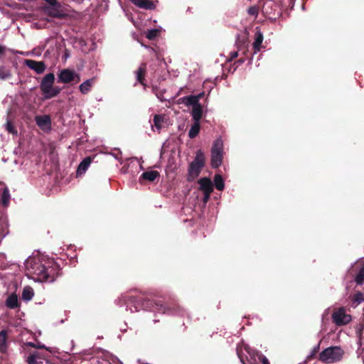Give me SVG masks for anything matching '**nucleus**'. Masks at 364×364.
<instances>
[{"instance_id":"obj_1","label":"nucleus","mask_w":364,"mask_h":364,"mask_svg":"<svg viewBox=\"0 0 364 364\" xmlns=\"http://www.w3.org/2000/svg\"><path fill=\"white\" fill-rule=\"evenodd\" d=\"M26 275L40 282H53L60 274V266L53 259L39 255L28 257L24 263Z\"/></svg>"},{"instance_id":"obj_2","label":"nucleus","mask_w":364,"mask_h":364,"mask_svg":"<svg viewBox=\"0 0 364 364\" xmlns=\"http://www.w3.org/2000/svg\"><path fill=\"white\" fill-rule=\"evenodd\" d=\"M120 301L127 305V310L132 313L140 311L141 309L151 311L159 314H177L173 309L166 307L161 301H146L143 304L136 300L134 297L127 299V296L122 295L119 299Z\"/></svg>"},{"instance_id":"obj_3","label":"nucleus","mask_w":364,"mask_h":364,"mask_svg":"<svg viewBox=\"0 0 364 364\" xmlns=\"http://www.w3.org/2000/svg\"><path fill=\"white\" fill-rule=\"evenodd\" d=\"M55 82V75L50 73L46 74L41 80L40 89L46 99H50L57 96L60 90L58 87H53Z\"/></svg>"},{"instance_id":"obj_4","label":"nucleus","mask_w":364,"mask_h":364,"mask_svg":"<svg viewBox=\"0 0 364 364\" xmlns=\"http://www.w3.org/2000/svg\"><path fill=\"white\" fill-rule=\"evenodd\" d=\"M344 353L345 352L341 347L331 346L321 352L319 360L326 364L337 363L343 359Z\"/></svg>"},{"instance_id":"obj_5","label":"nucleus","mask_w":364,"mask_h":364,"mask_svg":"<svg viewBox=\"0 0 364 364\" xmlns=\"http://www.w3.org/2000/svg\"><path fill=\"white\" fill-rule=\"evenodd\" d=\"M210 155L212 167L214 168L219 167L223 163L224 156V142L221 136L218 137L213 141Z\"/></svg>"},{"instance_id":"obj_6","label":"nucleus","mask_w":364,"mask_h":364,"mask_svg":"<svg viewBox=\"0 0 364 364\" xmlns=\"http://www.w3.org/2000/svg\"><path fill=\"white\" fill-rule=\"evenodd\" d=\"M205 156L201 150L196 152L194 160L191 163L188 168V181L195 179L200 174L201 169L204 166Z\"/></svg>"},{"instance_id":"obj_7","label":"nucleus","mask_w":364,"mask_h":364,"mask_svg":"<svg viewBox=\"0 0 364 364\" xmlns=\"http://www.w3.org/2000/svg\"><path fill=\"white\" fill-rule=\"evenodd\" d=\"M262 11L266 17L272 21L281 15V9L274 0H265Z\"/></svg>"},{"instance_id":"obj_8","label":"nucleus","mask_w":364,"mask_h":364,"mask_svg":"<svg viewBox=\"0 0 364 364\" xmlns=\"http://www.w3.org/2000/svg\"><path fill=\"white\" fill-rule=\"evenodd\" d=\"M333 322L338 326H346L348 324L351 320V315L347 314L344 307L336 309L331 316Z\"/></svg>"},{"instance_id":"obj_9","label":"nucleus","mask_w":364,"mask_h":364,"mask_svg":"<svg viewBox=\"0 0 364 364\" xmlns=\"http://www.w3.org/2000/svg\"><path fill=\"white\" fill-rule=\"evenodd\" d=\"M80 78L77 73L68 68L63 69L58 73V82L61 83L78 82Z\"/></svg>"},{"instance_id":"obj_10","label":"nucleus","mask_w":364,"mask_h":364,"mask_svg":"<svg viewBox=\"0 0 364 364\" xmlns=\"http://www.w3.org/2000/svg\"><path fill=\"white\" fill-rule=\"evenodd\" d=\"M35 122L37 126L44 132L48 133L51 131V118L50 115H38L35 117Z\"/></svg>"},{"instance_id":"obj_11","label":"nucleus","mask_w":364,"mask_h":364,"mask_svg":"<svg viewBox=\"0 0 364 364\" xmlns=\"http://www.w3.org/2000/svg\"><path fill=\"white\" fill-rule=\"evenodd\" d=\"M24 64L38 74L43 73L46 70V65L43 61H36L28 59L25 60Z\"/></svg>"},{"instance_id":"obj_12","label":"nucleus","mask_w":364,"mask_h":364,"mask_svg":"<svg viewBox=\"0 0 364 364\" xmlns=\"http://www.w3.org/2000/svg\"><path fill=\"white\" fill-rule=\"evenodd\" d=\"M263 39L264 37L262 33L261 32L259 27H257L254 36V42L252 43L254 50L253 54H256L261 50Z\"/></svg>"},{"instance_id":"obj_13","label":"nucleus","mask_w":364,"mask_h":364,"mask_svg":"<svg viewBox=\"0 0 364 364\" xmlns=\"http://www.w3.org/2000/svg\"><path fill=\"white\" fill-rule=\"evenodd\" d=\"M46 13L52 17L63 18L65 16L64 12L60 9V6L56 2V4L50 5L46 9Z\"/></svg>"},{"instance_id":"obj_14","label":"nucleus","mask_w":364,"mask_h":364,"mask_svg":"<svg viewBox=\"0 0 364 364\" xmlns=\"http://www.w3.org/2000/svg\"><path fill=\"white\" fill-rule=\"evenodd\" d=\"M200 190L203 193H212L213 191V184L210 178L204 177L198 180Z\"/></svg>"},{"instance_id":"obj_15","label":"nucleus","mask_w":364,"mask_h":364,"mask_svg":"<svg viewBox=\"0 0 364 364\" xmlns=\"http://www.w3.org/2000/svg\"><path fill=\"white\" fill-rule=\"evenodd\" d=\"M5 305L10 309H14L19 306L18 296L15 293L11 294L5 301Z\"/></svg>"},{"instance_id":"obj_16","label":"nucleus","mask_w":364,"mask_h":364,"mask_svg":"<svg viewBox=\"0 0 364 364\" xmlns=\"http://www.w3.org/2000/svg\"><path fill=\"white\" fill-rule=\"evenodd\" d=\"M131 1L136 6L144 9H155L154 4L149 0H131Z\"/></svg>"},{"instance_id":"obj_17","label":"nucleus","mask_w":364,"mask_h":364,"mask_svg":"<svg viewBox=\"0 0 364 364\" xmlns=\"http://www.w3.org/2000/svg\"><path fill=\"white\" fill-rule=\"evenodd\" d=\"M95 78L93 77V78L88 79V80H85V82H83L82 83H81L79 86V89H80V91L81 92V93L83 95L87 94L91 90V89L95 83Z\"/></svg>"},{"instance_id":"obj_18","label":"nucleus","mask_w":364,"mask_h":364,"mask_svg":"<svg viewBox=\"0 0 364 364\" xmlns=\"http://www.w3.org/2000/svg\"><path fill=\"white\" fill-rule=\"evenodd\" d=\"M90 163H91L90 158L87 157V158L84 159L80 162V164H79V166L77 167V172H76L77 176L83 175L86 172L87 168H89Z\"/></svg>"},{"instance_id":"obj_19","label":"nucleus","mask_w":364,"mask_h":364,"mask_svg":"<svg viewBox=\"0 0 364 364\" xmlns=\"http://www.w3.org/2000/svg\"><path fill=\"white\" fill-rule=\"evenodd\" d=\"M159 176V173L158 171L151 170V171L144 172L141 175V176L139 178V181H141V180H146L150 182H152Z\"/></svg>"},{"instance_id":"obj_20","label":"nucleus","mask_w":364,"mask_h":364,"mask_svg":"<svg viewBox=\"0 0 364 364\" xmlns=\"http://www.w3.org/2000/svg\"><path fill=\"white\" fill-rule=\"evenodd\" d=\"M191 116L193 121L200 122L203 116V108L200 104H196V105L193 107Z\"/></svg>"},{"instance_id":"obj_21","label":"nucleus","mask_w":364,"mask_h":364,"mask_svg":"<svg viewBox=\"0 0 364 364\" xmlns=\"http://www.w3.org/2000/svg\"><path fill=\"white\" fill-rule=\"evenodd\" d=\"M180 103L184 104L186 106L192 105L193 107L196 105V104H200L197 101V97L194 95H189L186 97H181L178 100Z\"/></svg>"},{"instance_id":"obj_22","label":"nucleus","mask_w":364,"mask_h":364,"mask_svg":"<svg viewBox=\"0 0 364 364\" xmlns=\"http://www.w3.org/2000/svg\"><path fill=\"white\" fill-rule=\"evenodd\" d=\"M8 348L7 332L5 330L0 331V352L5 353Z\"/></svg>"},{"instance_id":"obj_23","label":"nucleus","mask_w":364,"mask_h":364,"mask_svg":"<svg viewBox=\"0 0 364 364\" xmlns=\"http://www.w3.org/2000/svg\"><path fill=\"white\" fill-rule=\"evenodd\" d=\"M165 122V117L163 115L155 114L154 117V125H151L152 129L155 127L158 131L163 127V124Z\"/></svg>"},{"instance_id":"obj_24","label":"nucleus","mask_w":364,"mask_h":364,"mask_svg":"<svg viewBox=\"0 0 364 364\" xmlns=\"http://www.w3.org/2000/svg\"><path fill=\"white\" fill-rule=\"evenodd\" d=\"M34 296L33 289L29 287L26 286L23 288L22 292V299L26 301H28L33 299Z\"/></svg>"},{"instance_id":"obj_25","label":"nucleus","mask_w":364,"mask_h":364,"mask_svg":"<svg viewBox=\"0 0 364 364\" xmlns=\"http://www.w3.org/2000/svg\"><path fill=\"white\" fill-rule=\"evenodd\" d=\"M200 129V122L194 121V123L192 124L191 129H189L188 136L191 139L195 138L198 134Z\"/></svg>"},{"instance_id":"obj_26","label":"nucleus","mask_w":364,"mask_h":364,"mask_svg":"<svg viewBox=\"0 0 364 364\" xmlns=\"http://www.w3.org/2000/svg\"><path fill=\"white\" fill-rule=\"evenodd\" d=\"M162 30L161 27L149 29L146 32V37L149 40H154L156 37H158Z\"/></svg>"},{"instance_id":"obj_27","label":"nucleus","mask_w":364,"mask_h":364,"mask_svg":"<svg viewBox=\"0 0 364 364\" xmlns=\"http://www.w3.org/2000/svg\"><path fill=\"white\" fill-rule=\"evenodd\" d=\"M214 184L219 191H223L225 188L224 180L221 175L216 174L214 177Z\"/></svg>"},{"instance_id":"obj_28","label":"nucleus","mask_w":364,"mask_h":364,"mask_svg":"<svg viewBox=\"0 0 364 364\" xmlns=\"http://www.w3.org/2000/svg\"><path fill=\"white\" fill-rule=\"evenodd\" d=\"M11 196L9 190L7 187L4 188L1 194V203L4 206H7L9 204Z\"/></svg>"},{"instance_id":"obj_29","label":"nucleus","mask_w":364,"mask_h":364,"mask_svg":"<svg viewBox=\"0 0 364 364\" xmlns=\"http://www.w3.org/2000/svg\"><path fill=\"white\" fill-rule=\"evenodd\" d=\"M11 77V70L4 66H1L0 67V79L1 80H7V79H9Z\"/></svg>"},{"instance_id":"obj_30","label":"nucleus","mask_w":364,"mask_h":364,"mask_svg":"<svg viewBox=\"0 0 364 364\" xmlns=\"http://www.w3.org/2000/svg\"><path fill=\"white\" fill-rule=\"evenodd\" d=\"M352 301L353 304H355V306L359 305L364 301L363 294L361 292L355 293Z\"/></svg>"},{"instance_id":"obj_31","label":"nucleus","mask_w":364,"mask_h":364,"mask_svg":"<svg viewBox=\"0 0 364 364\" xmlns=\"http://www.w3.org/2000/svg\"><path fill=\"white\" fill-rule=\"evenodd\" d=\"M26 345L28 346H30V347H32V348H37V349H46V350H48L50 352H52L50 348L46 347L44 344H43L41 343H34L33 342H28L26 343Z\"/></svg>"},{"instance_id":"obj_32","label":"nucleus","mask_w":364,"mask_h":364,"mask_svg":"<svg viewBox=\"0 0 364 364\" xmlns=\"http://www.w3.org/2000/svg\"><path fill=\"white\" fill-rule=\"evenodd\" d=\"M145 73V68L140 67L136 71V79L139 82L144 84V76Z\"/></svg>"},{"instance_id":"obj_33","label":"nucleus","mask_w":364,"mask_h":364,"mask_svg":"<svg viewBox=\"0 0 364 364\" xmlns=\"http://www.w3.org/2000/svg\"><path fill=\"white\" fill-rule=\"evenodd\" d=\"M242 348H244L245 350L248 353H250V348L247 345L244 344V343L237 346V353L238 357L240 358L241 362L243 363V360L241 357V351L242 350Z\"/></svg>"},{"instance_id":"obj_34","label":"nucleus","mask_w":364,"mask_h":364,"mask_svg":"<svg viewBox=\"0 0 364 364\" xmlns=\"http://www.w3.org/2000/svg\"><path fill=\"white\" fill-rule=\"evenodd\" d=\"M38 358V353L31 354L26 359L28 364H36Z\"/></svg>"},{"instance_id":"obj_35","label":"nucleus","mask_w":364,"mask_h":364,"mask_svg":"<svg viewBox=\"0 0 364 364\" xmlns=\"http://www.w3.org/2000/svg\"><path fill=\"white\" fill-rule=\"evenodd\" d=\"M259 12V7L257 6H251L248 9L247 13L249 15L256 18Z\"/></svg>"},{"instance_id":"obj_36","label":"nucleus","mask_w":364,"mask_h":364,"mask_svg":"<svg viewBox=\"0 0 364 364\" xmlns=\"http://www.w3.org/2000/svg\"><path fill=\"white\" fill-rule=\"evenodd\" d=\"M355 282L358 284H362L364 281V269H361L359 273L357 274L355 279Z\"/></svg>"},{"instance_id":"obj_37","label":"nucleus","mask_w":364,"mask_h":364,"mask_svg":"<svg viewBox=\"0 0 364 364\" xmlns=\"http://www.w3.org/2000/svg\"><path fill=\"white\" fill-rule=\"evenodd\" d=\"M6 129L9 133H12V134L16 133V131L15 130L13 124L10 122H7V123L6 124Z\"/></svg>"},{"instance_id":"obj_38","label":"nucleus","mask_w":364,"mask_h":364,"mask_svg":"<svg viewBox=\"0 0 364 364\" xmlns=\"http://www.w3.org/2000/svg\"><path fill=\"white\" fill-rule=\"evenodd\" d=\"M203 194H204V196H203V201L204 203H206L208 201V200L210 199L211 193H203Z\"/></svg>"},{"instance_id":"obj_39","label":"nucleus","mask_w":364,"mask_h":364,"mask_svg":"<svg viewBox=\"0 0 364 364\" xmlns=\"http://www.w3.org/2000/svg\"><path fill=\"white\" fill-rule=\"evenodd\" d=\"M362 332H363V326H359L356 328V334L357 336L360 338L362 336Z\"/></svg>"},{"instance_id":"obj_40","label":"nucleus","mask_w":364,"mask_h":364,"mask_svg":"<svg viewBox=\"0 0 364 364\" xmlns=\"http://www.w3.org/2000/svg\"><path fill=\"white\" fill-rule=\"evenodd\" d=\"M238 56V53L237 51H232L230 53V59L229 60H233L234 58H237Z\"/></svg>"},{"instance_id":"obj_41","label":"nucleus","mask_w":364,"mask_h":364,"mask_svg":"<svg viewBox=\"0 0 364 364\" xmlns=\"http://www.w3.org/2000/svg\"><path fill=\"white\" fill-rule=\"evenodd\" d=\"M6 47L1 44H0V58L4 55V54L6 52Z\"/></svg>"},{"instance_id":"obj_42","label":"nucleus","mask_w":364,"mask_h":364,"mask_svg":"<svg viewBox=\"0 0 364 364\" xmlns=\"http://www.w3.org/2000/svg\"><path fill=\"white\" fill-rule=\"evenodd\" d=\"M262 364H269L267 358L264 356H262Z\"/></svg>"},{"instance_id":"obj_43","label":"nucleus","mask_w":364,"mask_h":364,"mask_svg":"<svg viewBox=\"0 0 364 364\" xmlns=\"http://www.w3.org/2000/svg\"><path fill=\"white\" fill-rule=\"evenodd\" d=\"M203 95H204V92H200V93H199L198 95H194V96L197 97V101H198V102H199V100H200L202 97H203Z\"/></svg>"},{"instance_id":"obj_44","label":"nucleus","mask_w":364,"mask_h":364,"mask_svg":"<svg viewBox=\"0 0 364 364\" xmlns=\"http://www.w3.org/2000/svg\"><path fill=\"white\" fill-rule=\"evenodd\" d=\"M47 3H48L50 5L56 4V0H44Z\"/></svg>"},{"instance_id":"obj_45","label":"nucleus","mask_w":364,"mask_h":364,"mask_svg":"<svg viewBox=\"0 0 364 364\" xmlns=\"http://www.w3.org/2000/svg\"><path fill=\"white\" fill-rule=\"evenodd\" d=\"M318 349V346H316L315 348H314V352L312 353L311 355H313L314 354V353H316L317 351V350Z\"/></svg>"},{"instance_id":"obj_46","label":"nucleus","mask_w":364,"mask_h":364,"mask_svg":"<svg viewBox=\"0 0 364 364\" xmlns=\"http://www.w3.org/2000/svg\"><path fill=\"white\" fill-rule=\"evenodd\" d=\"M240 63H243V62H244V60H240Z\"/></svg>"}]
</instances>
